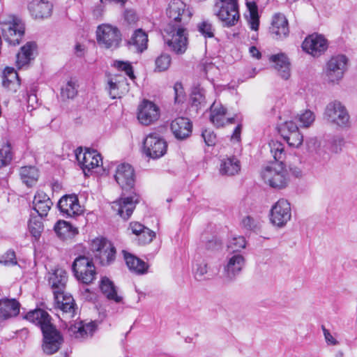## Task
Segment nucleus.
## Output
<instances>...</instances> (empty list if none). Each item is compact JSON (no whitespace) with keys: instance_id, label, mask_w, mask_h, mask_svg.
Here are the masks:
<instances>
[{"instance_id":"obj_1","label":"nucleus","mask_w":357,"mask_h":357,"mask_svg":"<svg viewBox=\"0 0 357 357\" xmlns=\"http://www.w3.org/2000/svg\"><path fill=\"white\" fill-rule=\"evenodd\" d=\"M271 153L275 162L265 167L261 172L264 181L273 188H285L289 181V174L285 169L283 160L285 158L284 145L278 141L269 143Z\"/></svg>"},{"instance_id":"obj_2","label":"nucleus","mask_w":357,"mask_h":357,"mask_svg":"<svg viewBox=\"0 0 357 357\" xmlns=\"http://www.w3.org/2000/svg\"><path fill=\"white\" fill-rule=\"evenodd\" d=\"M0 24L1 31L5 40L10 45H19L25 31L24 23L22 20L15 15H1Z\"/></svg>"},{"instance_id":"obj_3","label":"nucleus","mask_w":357,"mask_h":357,"mask_svg":"<svg viewBox=\"0 0 357 357\" xmlns=\"http://www.w3.org/2000/svg\"><path fill=\"white\" fill-rule=\"evenodd\" d=\"M213 12L225 27L235 26L240 19L237 0H215Z\"/></svg>"},{"instance_id":"obj_4","label":"nucleus","mask_w":357,"mask_h":357,"mask_svg":"<svg viewBox=\"0 0 357 357\" xmlns=\"http://www.w3.org/2000/svg\"><path fill=\"white\" fill-rule=\"evenodd\" d=\"M167 35L164 36L165 43L176 54H183L188 48L187 31L182 24L173 25L166 29Z\"/></svg>"},{"instance_id":"obj_5","label":"nucleus","mask_w":357,"mask_h":357,"mask_svg":"<svg viewBox=\"0 0 357 357\" xmlns=\"http://www.w3.org/2000/svg\"><path fill=\"white\" fill-rule=\"evenodd\" d=\"M75 278L83 284H89L96 278V271L93 260L87 257H77L72 264Z\"/></svg>"},{"instance_id":"obj_6","label":"nucleus","mask_w":357,"mask_h":357,"mask_svg":"<svg viewBox=\"0 0 357 357\" xmlns=\"http://www.w3.org/2000/svg\"><path fill=\"white\" fill-rule=\"evenodd\" d=\"M324 119L329 124L340 128H346L349 124V115L346 107L337 100L326 105Z\"/></svg>"},{"instance_id":"obj_7","label":"nucleus","mask_w":357,"mask_h":357,"mask_svg":"<svg viewBox=\"0 0 357 357\" xmlns=\"http://www.w3.org/2000/svg\"><path fill=\"white\" fill-rule=\"evenodd\" d=\"M91 250L102 266H109L116 259V248L105 238H96L91 243Z\"/></svg>"},{"instance_id":"obj_8","label":"nucleus","mask_w":357,"mask_h":357,"mask_svg":"<svg viewBox=\"0 0 357 357\" xmlns=\"http://www.w3.org/2000/svg\"><path fill=\"white\" fill-rule=\"evenodd\" d=\"M348 59L346 56L339 54L332 56L326 64L324 73L328 82H338L347 70Z\"/></svg>"},{"instance_id":"obj_9","label":"nucleus","mask_w":357,"mask_h":357,"mask_svg":"<svg viewBox=\"0 0 357 357\" xmlns=\"http://www.w3.org/2000/svg\"><path fill=\"white\" fill-rule=\"evenodd\" d=\"M98 43L105 48H117L121 40V34L119 30L109 24L98 26L97 31Z\"/></svg>"},{"instance_id":"obj_10","label":"nucleus","mask_w":357,"mask_h":357,"mask_svg":"<svg viewBox=\"0 0 357 357\" xmlns=\"http://www.w3.org/2000/svg\"><path fill=\"white\" fill-rule=\"evenodd\" d=\"M245 265V257L240 252L228 253L223 264L222 275L227 280H234Z\"/></svg>"},{"instance_id":"obj_11","label":"nucleus","mask_w":357,"mask_h":357,"mask_svg":"<svg viewBox=\"0 0 357 357\" xmlns=\"http://www.w3.org/2000/svg\"><path fill=\"white\" fill-rule=\"evenodd\" d=\"M167 144L158 134L150 133L144 141V152L152 159H158L167 152Z\"/></svg>"},{"instance_id":"obj_12","label":"nucleus","mask_w":357,"mask_h":357,"mask_svg":"<svg viewBox=\"0 0 357 357\" xmlns=\"http://www.w3.org/2000/svg\"><path fill=\"white\" fill-rule=\"evenodd\" d=\"M126 192H123L121 197L112 205V209L124 220L131 216L139 199V196L135 191H131L129 196H126Z\"/></svg>"},{"instance_id":"obj_13","label":"nucleus","mask_w":357,"mask_h":357,"mask_svg":"<svg viewBox=\"0 0 357 357\" xmlns=\"http://www.w3.org/2000/svg\"><path fill=\"white\" fill-rule=\"evenodd\" d=\"M291 217V206L287 200L280 199L271 207L270 220L273 225L283 227L290 220Z\"/></svg>"},{"instance_id":"obj_14","label":"nucleus","mask_w":357,"mask_h":357,"mask_svg":"<svg viewBox=\"0 0 357 357\" xmlns=\"http://www.w3.org/2000/svg\"><path fill=\"white\" fill-rule=\"evenodd\" d=\"M185 7L186 5L181 0L170 1L167 9V15L170 20L168 27L176 24L185 25L190 18V14Z\"/></svg>"},{"instance_id":"obj_15","label":"nucleus","mask_w":357,"mask_h":357,"mask_svg":"<svg viewBox=\"0 0 357 357\" xmlns=\"http://www.w3.org/2000/svg\"><path fill=\"white\" fill-rule=\"evenodd\" d=\"M114 177L123 192H131L134 189L135 172L130 165L127 163L118 165Z\"/></svg>"},{"instance_id":"obj_16","label":"nucleus","mask_w":357,"mask_h":357,"mask_svg":"<svg viewBox=\"0 0 357 357\" xmlns=\"http://www.w3.org/2000/svg\"><path fill=\"white\" fill-rule=\"evenodd\" d=\"M301 47L307 54L313 57H319L327 50L328 42L322 35L313 33L305 38Z\"/></svg>"},{"instance_id":"obj_17","label":"nucleus","mask_w":357,"mask_h":357,"mask_svg":"<svg viewBox=\"0 0 357 357\" xmlns=\"http://www.w3.org/2000/svg\"><path fill=\"white\" fill-rule=\"evenodd\" d=\"M75 156L79 165L86 175V172H89L91 169L98 167L100 163L102 164L100 154L94 150L84 152L82 148H78L75 151Z\"/></svg>"},{"instance_id":"obj_18","label":"nucleus","mask_w":357,"mask_h":357,"mask_svg":"<svg viewBox=\"0 0 357 357\" xmlns=\"http://www.w3.org/2000/svg\"><path fill=\"white\" fill-rule=\"evenodd\" d=\"M58 208L63 216L66 218L76 217L83 212L78 197L75 195L63 196L58 202Z\"/></svg>"},{"instance_id":"obj_19","label":"nucleus","mask_w":357,"mask_h":357,"mask_svg":"<svg viewBox=\"0 0 357 357\" xmlns=\"http://www.w3.org/2000/svg\"><path fill=\"white\" fill-rule=\"evenodd\" d=\"M43 335V349L47 354L51 355L56 352L63 342L60 333L52 325L42 331Z\"/></svg>"},{"instance_id":"obj_20","label":"nucleus","mask_w":357,"mask_h":357,"mask_svg":"<svg viewBox=\"0 0 357 357\" xmlns=\"http://www.w3.org/2000/svg\"><path fill=\"white\" fill-rule=\"evenodd\" d=\"M280 132L289 146L297 148L302 144L303 137L294 121H286L282 125Z\"/></svg>"},{"instance_id":"obj_21","label":"nucleus","mask_w":357,"mask_h":357,"mask_svg":"<svg viewBox=\"0 0 357 357\" xmlns=\"http://www.w3.org/2000/svg\"><path fill=\"white\" fill-rule=\"evenodd\" d=\"M160 116L159 108L157 105L149 100H144L138 107L137 119L145 126L153 123Z\"/></svg>"},{"instance_id":"obj_22","label":"nucleus","mask_w":357,"mask_h":357,"mask_svg":"<svg viewBox=\"0 0 357 357\" xmlns=\"http://www.w3.org/2000/svg\"><path fill=\"white\" fill-rule=\"evenodd\" d=\"M227 109L219 101L215 100L210 107V121L217 128L235 123L234 117L226 118Z\"/></svg>"},{"instance_id":"obj_23","label":"nucleus","mask_w":357,"mask_h":357,"mask_svg":"<svg viewBox=\"0 0 357 357\" xmlns=\"http://www.w3.org/2000/svg\"><path fill=\"white\" fill-rule=\"evenodd\" d=\"M170 129L177 139L183 140L191 135L192 124L188 118L178 117L172 121Z\"/></svg>"},{"instance_id":"obj_24","label":"nucleus","mask_w":357,"mask_h":357,"mask_svg":"<svg viewBox=\"0 0 357 357\" xmlns=\"http://www.w3.org/2000/svg\"><path fill=\"white\" fill-rule=\"evenodd\" d=\"M96 330L94 322L84 323L82 321L70 324L68 331L69 335L75 339H85L91 337Z\"/></svg>"},{"instance_id":"obj_25","label":"nucleus","mask_w":357,"mask_h":357,"mask_svg":"<svg viewBox=\"0 0 357 357\" xmlns=\"http://www.w3.org/2000/svg\"><path fill=\"white\" fill-rule=\"evenodd\" d=\"M54 301L56 307L62 311L63 315L73 318L75 314V303L70 295L64 294V291L54 294Z\"/></svg>"},{"instance_id":"obj_26","label":"nucleus","mask_w":357,"mask_h":357,"mask_svg":"<svg viewBox=\"0 0 357 357\" xmlns=\"http://www.w3.org/2000/svg\"><path fill=\"white\" fill-rule=\"evenodd\" d=\"M270 32L276 39H282L289 35L288 21L283 14L276 13L273 15Z\"/></svg>"},{"instance_id":"obj_27","label":"nucleus","mask_w":357,"mask_h":357,"mask_svg":"<svg viewBox=\"0 0 357 357\" xmlns=\"http://www.w3.org/2000/svg\"><path fill=\"white\" fill-rule=\"evenodd\" d=\"M24 319L39 326L41 331L52 325L51 324L50 316L46 311L42 309H36L29 311L24 316Z\"/></svg>"},{"instance_id":"obj_28","label":"nucleus","mask_w":357,"mask_h":357,"mask_svg":"<svg viewBox=\"0 0 357 357\" xmlns=\"http://www.w3.org/2000/svg\"><path fill=\"white\" fill-rule=\"evenodd\" d=\"M28 9L33 18L44 19L51 15L52 5L47 1L34 0L29 3Z\"/></svg>"},{"instance_id":"obj_29","label":"nucleus","mask_w":357,"mask_h":357,"mask_svg":"<svg viewBox=\"0 0 357 357\" xmlns=\"http://www.w3.org/2000/svg\"><path fill=\"white\" fill-rule=\"evenodd\" d=\"M50 198L43 191H38L33 200V209L41 218L47 216L52 206Z\"/></svg>"},{"instance_id":"obj_30","label":"nucleus","mask_w":357,"mask_h":357,"mask_svg":"<svg viewBox=\"0 0 357 357\" xmlns=\"http://www.w3.org/2000/svg\"><path fill=\"white\" fill-rule=\"evenodd\" d=\"M67 280L66 271L61 268H56L49 277V284L52 287L53 294L65 291Z\"/></svg>"},{"instance_id":"obj_31","label":"nucleus","mask_w":357,"mask_h":357,"mask_svg":"<svg viewBox=\"0 0 357 357\" xmlns=\"http://www.w3.org/2000/svg\"><path fill=\"white\" fill-rule=\"evenodd\" d=\"M20 303L15 299L0 300V320L16 317L20 313Z\"/></svg>"},{"instance_id":"obj_32","label":"nucleus","mask_w":357,"mask_h":357,"mask_svg":"<svg viewBox=\"0 0 357 357\" xmlns=\"http://www.w3.org/2000/svg\"><path fill=\"white\" fill-rule=\"evenodd\" d=\"M100 289L103 295L108 300L112 301L116 303H121L123 302V296L118 294L117 287L108 278H102L100 282Z\"/></svg>"},{"instance_id":"obj_33","label":"nucleus","mask_w":357,"mask_h":357,"mask_svg":"<svg viewBox=\"0 0 357 357\" xmlns=\"http://www.w3.org/2000/svg\"><path fill=\"white\" fill-rule=\"evenodd\" d=\"M270 61L275 63V68L282 79H288L290 77V63L284 54L272 55Z\"/></svg>"},{"instance_id":"obj_34","label":"nucleus","mask_w":357,"mask_h":357,"mask_svg":"<svg viewBox=\"0 0 357 357\" xmlns=\"http://www.w3.org/2000/svg\"><path fill=\"white\" fill-rule=\"evenodd\" d=\"M148 35L142 29H136L128 40L129 47H134L138 53H142L148 47Z\"/></svg>"},{"instance_id":"obj_35","label":"nucleus","mask_w":357,"mask_h":357,"mask_svg":"<svg viewBox=\"0 0 357 357\" xmlns=\"http://www.w3.org/2000/svg\"><path fill=\"white\" fill-rule=\"evenodd\" d=\"M58 237L62 240L74 238L79 233L78 229L65 220H59L54 227Z\"/></svg>"},{"instance_id":"obj_36","label":"nucleus","mask_w":357,"mask_h":357,"mask_svg":"<svg viewBox=\"0 0 357 357\" xmlns=\"http://www.w3.org/2000/svg\"><path fill=\"white\" fill-rule=\"evenodd\" d=\"M123 254L130 271L138 275L147 272L148 265L145 261L125 250L123 251Z\"/></svg>"},{"instance_id":"obj_37","label":"nucleus","mask_w":357,"mask_h":357,"mask_svg":"<svg viewBox=\"0 0 357 357\" xmlns=\"http://www.w3.org/2000/svg\"><path fill=\"white\" fill-rule=\"evenodd\" d=\"M2 84L4 87L16 91L20 85V79L15 70L12 67H6L3 71Z\"/></svg>"},{"instance_id":"obj_38","label":"nucleus","mask_w":357,"mask_h":357,"mask_svg":"<svg viewBox=\"0 0 357 357\" xmlns=\"http://www.w3.org/2000/svg\"><path fill=\"white\" fill-rule=\"evenodd\" d=\"M36 49V44L34 42H28L21 47V51L16 56L18 68L23 67L28 64L31 59H33V53Z\"/></svg>"},{"instance_id":"obj_39","label":"nucleus","mask_w":357,"mask_h":357,"mask_svg":"<svg viewBox=\"0 0 357 357\" xmlns=\"http://www.w3.org/2000/svg\"><path fill=\"white\" fill-rule=\"evenodd\" d=\"M241 169L240 161L234 156L223 159L220 163V173L222 175L233 176Z\"/></svg>"},{"instance_id":"obj_40","label":"nucleus","mask_w":357,"mask_h":357,"mask_svg":"<svg viewBox=\"0 0 357 357\" xmlns=\"http://www.w3.org/2000/svg\"><path fill=\"white\" fill-rule=\"evenodd\" d=\"M20 175L22 182L28 187H31L35 185L39 177L38 171L34 166H24L21 167Z\"/></svg>"},{"instance_id":"obj_41","label":"nucleus","mask_w":357,"mask_h":357,"mask_svg":"<svg viewBox=\"0 0 357 357\" xmlns=\"http://www.w3.org/2000/svg\"><path fill=\"white\" fill-rule=\"evenodd\" d=\"M247 7L249 11L248 22L250 27L253 31H257L259 26V16L257 5L255 2H248Z\"/></svg>"},{"instance_id":"obj_42","label":"nucleus","mask_w":357,"mask_h":357,"mask_svg":"<svg viewBox=\"0 0 357 357\" xmlns=\"http://www.w3.org/2000/svg\"><path fill=\"white\" fill-rule=\"evenodd\" d=\"M245 246L246 241L243 236H239L233 237L229 240L227 245L228 253H241V250L244 249Z\"/></svg>"},{"instance_id":"obj_43","label":"nucleus","mask_w":357,"mask_h":357,"mask_svg":"<svg viewBox=\"0 0 357 357\" xmlns=\"http://www.w3.org/2000/svg\"><path fill=\"white\" fill-rule=\"evenodd\" d=\"M29 230L34 240L38 241L43 230V222L36 218H31L29 222Z\"/></svg>"},{"instance_id":"obj_44","label":"nucleus","mask_w":357,"mask_h":357,"mask_svg":"<svg viewBox=\"0 0 357 357\" xmlns=\"http://www.w3.org/2000/svg\"><path fill=\"white\" fill-rule=\"evenodd\" d=\"M172 59L169 54L162 53L155 61V71L163 72L167 70L171 64Z\"/></svg>"},{"instance_id":"obj_45","label":"nucleus","mask_w":357,"mask_h":357,"mask_svg":"<svg viewBox=\"0 0 357 357\" xmlns=\"http://www.w3.org/2000/svg\"><path fill=\"white\" fill-rule=\"evenodd\" d=\"M197 30L204 38H213L215 36V28L208 20H203L197 24Z\"/></svg>"},{"instance_id":"obj_46","label":"nucleus","mask_w":357,"mask_h":357,"mask_svg":"<svg viewBox=\"0 0 357 357\" xmlns=\"http://www.w3.org/2000/svg\"><path fill=\"white\" fill-rule=\"evenodd\" d=\"M13 159V153L10 144L3 146L0 149V169L8 166Z\"/></svg>"},{"instance_id":"obj_47","label":"nucleus","mask_w":357,"mask_h":357,"mask_svg":"<svg viewBox=\"0 0 357 357\" xmlns=\"http://www.w3.org/2000/svg\"><path fill=\"white\" fill-rule=\"evenodd\" d=\"M77 93V90L75 82L70 80L61 88V95L63 98H73Z\"/></svg>"},{"instance_id":"obj_48","label":"nucleus","mask_w":357,"mask_h":357,"mask_svg":"<svg viewBox=\"0 0 357 357\" xmlns=\"http://www.w3.org/2000/svg\"><path fill=\"white\" fill-rule=\"evenodd\" d=\"M114 66L119 70L124 71L131 79L135 78L132 66L129 61H115Z\"/></svg>"},{"instance_id":"obj_49","label":"nucleus","mask_w":357,"mask_h":357,"mask_svg":"<svg viewBox=\"0 0 357 357\" xmlns=\"http://www.w3.org/2000/svg\"><path fill=\"white\" fill-rule=\"evenodd\" d=\"M192 106L197 110L205 103V96L200 89H195L191 95Z\"/></svg>"},{"instance_id":"obj_50","label":"nucleus","mask_w":357,"mask_h":357,"mask_svg":"<svg viewBox=\"0 0 357 357\" xmlns=\"http://www.w3.org/2000/svg\"><path fill=\"white\" fill-rule=\"evenodd\" d=\"M155 236V234L154 231L146 227L144 230L142 231V233L137 236V240L139 244L144 245L150 243L154 237Z\"/></svg>"},{"instance_id":"obj_51","label":"nucleus","mask_w":357,"mask_h":357,"mask_svg":"<svg viewBox=\"0 0 357 357\" xmlns=\"http://www.w3.org/2000/svg\"><path fill=\"white\" fill-rule=\"evenodd\" d=\"M298 119L303 127L307 128L314 121L315 115L312 111L307 109L299 115Z\"/></svg>"},{"instance_id":"obj_52","label":"nucleus","mask_w":357,"mask_h":357,"mask_svg":"<svg viewBox=\"0 0 357 357\" xmlns=\"http://www.w3.org/2000/svg\"><path fill=\"white\" fill-rule=\"evenodd\" d=\"M0 264L5 266H15L17 264L15 252L13 250H8L0 259Z\"/></svg>"},{"instance_id":"obj_53","label":"nucleus","mask_w":357,"mask_h":357,"mask_svg":"<svg viewBox=\"0 0 357 357\" xmlns=\"http://www.w3.org/2000/svg\"><path fill=\"white\" fill-rule=\"evenodd\" d=\"M174 102L176 103H180L183 102L185 96L183 90V87L181 82H176L174 86Z\"/></svg>"},{"instance_id":"obj_54","label":"nucleus","mask_w":357,"mask_h":357,"mask_svg":"<svg viewBox=\"0 0 357 357\" xmlns=\"http://www.w3.org/2000/svg\"><path fill=\"white\" fill-rule=\"evenodd\" d=\"M207 273V264L204 262L197 264L195 268V278L197 280L206 279L205 275Z\"/></svg>"},{"instance_id":"obj_55","label":"nucleus","mask_w":357,"mask_h":357,"mask_svg":"<svg viewBox=\"0 0 357 357\" xmlns=\"http://www.w3.org/2000/svg\"><path fill=\"white\" fill-rule=\"evenodd\" d=\"M202 137L207 146H214L216 143V135L213 130H204L202 131Z\"/></svg>"},{"instance_id":"obj_56","label":"nucleus","mask_w":357,"mask_h":357,"mask_svg":"<svg viewBox=\"0 0 357 357\" xmlns=\"http://www.w3.org/2000/svg\"><path fill=\"white\" fill-rule=\"evenodd\" d=\"M24 98L29 107L35 108L38 105V98L36 94V90L33 87H31L30 91L26 93V96Z\"/></svg>"},{"instance_id":"obj_57","label":"nucleus","mask_w":357,"mask_h":357,"mask_svg":"<svg viewBox=\"0 0 357 357\" xmlns=\"http://www.w3.org/2000/svg\"><path fill=\"white\" fill-rule=\"evenodd\" d=\"M344 145V139L342 137H336L333 139L331 145V150L334 153H338L341 151L342 146Z\"/></svg>"},{"instance_id":"obj_58","label":"nucleus","mask_w":357,"mask_h":357,"mask_svg":"<svg viewBox=\"0 0 357 357\" xmlns=\"http://www.w3.org/2000/svg\"><path fill=\"white\" fill-rule=\"evenodd\" d=\"M146 227L138 222H132L130 223L128 229L137 237Z\"/></svg>"},{"instance_id":"obj_59","label":"nucleus","mask_w":357,"mask_h":357,"mask_svg":"<svg viewBox=\"0 0 357 357\" xmlns=\"http://www.w3.org/2000/svg\"><path fill=\"white\" fill-rule=\"evenodd\" d=\"M242 225L247 229H253L256 227L255 220L250 216H246L242 220Z\"/></svg>"},{"instance_id":"obj_60","label":"nucleus","mask_w":357,"mask_h":357,"mask_svg":"<svg viewBox=\"0 0 357 357\" xmlns=\"http://www.w3.org/2000/svg\"><path fill=\"white\" fill-rule=\"evenodd\" d=\"M108 85H109V94L112 99H115L117 97V96L119 95L118 91H118L117 84L116 82H114L112 80H109L108 82Z\"/></svg>"},{"instance_id":"obj_61","label":"nucleus","mask_w":357,"mask_h":357,"mask_svg":"<svg viewBox=\"0 0 357 357\" xmlns=\"http://www.w3.org/2000/svg\"><path fill=\"white\" fill-rule=\"evenodd\" d=\"M322 330L326 341L328 344L332 345H335L337 344V341L333 337L328 330H327L324 326H322Z\"/></svg>"},{"instance_id":"obj_62","label":"nucleus","mask_w":357,"mask_h":357,"mask_svg":"<svg viewBox=\"0 0 357 357\" xmlns=\"http://www.w3.org/2000/svg\"><path fill=\"white\" fill-rule=\"evenodd\" d=\"M125 19L129 23H133L137 20V17L135 12L133 10H126L125 13Z\"/></svg>"},{"instance_id":"obj_63","label":"nucleus","mask_w":357,"mask_h":357,"mask_svg":"<svg viewBox=\"0 0 357 357\" xmlns=\"http://www.w3.org/2000/svg\"><path fill=\"white\" fill-rule=\"evenodd\" d=\"M241 125L238 124L233 132V134L231 135V139L239 142L241 139Z\"/></svg>"},{"instance_id":"obj_64","label":"nucleus","mask_w":357,"mask_h":357,"mask_svg":"<svg viewBox=\"0 0 357 357\" xmlns=\"http://www.w3.org/2000/svg\"><path fill=\"white\" fill-rule=\"evenodd\" d=\"M249 52L252 57L256 59H259L261 56V52L259 51V50L255 47L252 46L250 47Z\"/></svg>"}]
</instances>
